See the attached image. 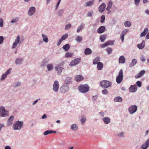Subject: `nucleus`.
I'll list each match as a JSON object with an SVG mask.
<instances>
[{"mask_svg":"<svg viewBox=\"0 0 149 149\" xmlns=\"http://www.w3.org/2000/svg\"><path fill=\"white\" fill-rule=\"evenodd\" d=\"M79 90L81 93H85L89 90V88L87 84L81 85L78 87Z\"/></svg>","mask_w":149,"mask_h":149,"instance_id":"obj_1","label":"nucleus"},{"mask_svg":"<svg viewBox=\"0 0 149 149\" xmlns=\"http://www.w3.org/2000/svg\"><path fill=\"white\" fill-rule=\"evenodd\" d=\"M100 85L103 88H107L111 86V83L107 80H103L100 82Z\"/></svg>","mask_w":149,"mask_h":149,"instance_id":"obj_2","label":"nucleus"},{"mask_svg":"<svg viewBox=\"0 0 149 149\" xmlns=\"http://www.w3.org/2000/svg\"><path fill=\"white\" fill-rule=\"evenodd\" d=\"M123 71L122 69L120 70L118 75L117 77L116 81L118 84L120 83L123 80Z\"/></svg>","mask_w":149,"mask_h":149,"instance_id":"obj_3","label":"nucleus"},{"mask_svg":"<svg viewBox=\"0 0 149 149\" xmlns=\"http://www.w3.org/2000/svg\"><path fill=\"white\" fill-rule=\"evenodd\" d=\"M23 122H20L19 121H16L13 126V130H16L20 129L23 125Z\"/></svg>","mask_w":149,"mask_h":149,"instance_id":"obj_4","label":"nucleus"},{"mask_svg":"<svg viewBox=\"0 0 149 149\" xmlns=\"http://www.w3.org/2000/svg\"><path fill=\"white\" fill-rule=\"evenodd\" d=\"M23 40L24 39L22 38H21L20 40V36H18L16 38L15 42L13 45L12 48H15L18 43L19 44H21L23 42Z\"/></svg>","mask_w":149,"mask_h":149,"instance_id":"obj_5","label":"nucleus"},{"mask_svg":"<svg viewBox=\"0 0 149 149\" xmlns=\"http://www.w3.org/2000/svg\"><path fill=\"white\" fill-rule=\"evenodd\" d=\"M8 112L6 111L4 108L3 107H0V116L1 117H5L7 115Z\"/></svg>","mask_w":149,"mask_h":149,"instance_id":"obj_6","label":"nucleus"},{"mask_svg":"<svg viewBox=\"0 0 149 149\" xmlns=\"http://www.w3.org/2000/svg\"><path fill=\"white\" fill-rule=\"evenodd\" d=\"M137 110V107L135 105H132L130 107L128 111L130 114L135 113Z\"/></svg>","mask_w":149,"mask_h":149,"instance_id":"obj_7","label":"nucleus"},{"mask_svg":"<svg viewBox=\"0 0 149 149\" xmlns=\"http://www.w3.org/2000/svg\"><path fill=\"white\" fill-rule=\"evenodd\" d=\"M69 90V87L67 84H64L60 88L61 92L64 93L67 92Z\"/></svg>","mask_w":149,"mask_h":149,"instance_id":"obj_8","label":"nucleus"},{"mask_svg":"<svg viewBox=\"0 0 149 149\" xmlns=\"http://www.w3.org/2000/svg\"><path fill=\"white\" fill-rule=\"evenodd\" d=\"M81 59L79 58H76L72 61L70 64V66H74L78 64L80 62Z\"/></svg>","mask_w":149,"mask_h":149,"instance_id":"obj_9","label":"nucleus"},{"mask_svg":"<svg viewBox=\"0 0 149 149\" xmlns=\"http://www.w3.org/2000/svg\"><path fill=\"white\" fill-rule=\"evenodd\" d=\"M59 87L58 81H55L53 84V89L54 91L55 92H57L58 91Z\"/></svg>","mask_w":149,"mask_h":149,"instance_id":"obj_10","label":"nucleus"},{"mask_svg":"<svg viewBox=\"0 0 149 149\" xmlns=\"http://www.w3.org/2000/svg\"><path fill=\"white\" fill-rule=\"evenodd\" d=\"M106 4L105 3H103L100 5L99 7V11L100 13L103 12L105 10Z\"/></svg>","mask_w":149,"mask_h":149,"instance_id":"obj_11","label":"nucleus"},{"mask_svg":"<svg viewBox=\"0 0 149 149\" xmlns=\"http://www.w3.org/2000/svg\"><path fill=\"white\" fill-rule=\"evenodd\" d=\"M137 88L135 85H132L129 88V91L131 92H135L137 90Z\"/></svg>","mask_w":149,"mask_h":149,"instance_id":"obj_12","label":"nucleus"},{"mask_svg":"<svg viewBox=\"0 0 149 149\" xmlns=\"http://www.w3.org/2000/svg\"><path fill=\"white\" fill-rule=\"evenodd\" d=\"M128 32V30L126 29L123 31L120 34V39L122 42H123L124 40V37L125 34Z\"/></svg>","mask_w":149,"mask_h":149,"instance_id":"obj_13","label":"nucleus"},{"mask_svg":"<svg viewBox=\"0 0 149 149\" xmlns=\"http://www.w3.org/2000/svg\"><path fill=\"white\" fill-rule=\"evenodd\" d=\"M35 12V8L34 7H31L29 11L28 14L29 15H33Z\"/></svg>","mask_w":149,"mask_h":149,"instance_id":"obj_14","label":"nucleus"},{"mask_svg":"<svg viewBox=\"0 0 149 149\" xmlns=\"http://www.w3.org/2000/svg\"><path fill=\"white\" fill-rule=\"evenodd\" d=\"M105 30V27L104 26H102L100 27L97 30V32L98 33H102Z\"/></svg>","mask_w":149,"mask_h":149,"instance_id":"obj_15","label":"nucleus"},{"mask_svg":"<svg viewBox=\"0 0 149 149\" xmlns=\"http://www.w3.org/2000/svg\"><path fill=\"white\" fill-rule=\"evenodd\" d=\"M145 72L144 70H143L141 71L138 74H137L135 76L136 78H139L143 76L145 73Z\"/></svg>","mask_w":149,"mask_h":149,"instance_id":"obj_16","label":"nucleus"},{"mask_svg":"<svg viewBox=\"0 0 149 149\" xmlns=\"http://www.w3.org/2000/svg\"><path fill=\"white\" fill-rule=\"evenodd\" d=\"M55 69L56 71H57L58 74H61V71L63 68L61 67L60 65H58L55 67Z\"/></svg>","mask_w":149,"mask_h":149,"instance_id":"obj_17","label":"nucleus"},{"mask_svg":"<svg viewBox=\"0 0 149 149\" xmlns=\"http://www.w3.org/2000/svg\"><path fill=\"white\" fill-rule=\"evenodd\" d=\"M84 79V77L81 75H76L75 77V80L77 81H79L82 80Z\"/></svg>","mask_w":149,"mask_h":149,"instance_id":"obj_18","label":"nucleus"},{"mask_svg":"<svg viewBox=\"0 0 149 149\" xmlns=\"http://www.w3.org/2000/svg\"><path fill=\"white\" fill-rule=\"evenodd\" d=\"M92 52L91 49L89 48H86L84 52V53L86 55L90 54Z\"/></svg>","mask_w":149,"mask_h":149,"instance_id":"obj_19","label":"nucleus"},{"mask_svg":"<svg viewBox=\"0 0 149 149\" xmlns=\"http://www.w3.org/2000/svg\"><path fill=\"white\" fill-rule=\"evenodd\" d=\"M56 132L55 131L53 130H47L45 131L44 133V135H47L49 134H51L52 133H56Z\"/></svg>","mask_w":149,"mask_h":149,"instance_id":"obj_20","label":"nucleus"},{"mask_svg":"<svg viewBox=\"0 0 149 149\" xmlns=\"http://www.w3.org/2000/svg\"><path fill=\"white\" fill-rule=\"evenodd\" d=\"M149 146V140L148 139L145 143L143 144L141 146V148H146V149Z\"/></svg>","mask_w":149,"mask_h":149,"instance_id":"obj_21","label":"nucleus"},{"mask_svg":"<svg viewBox=\"0 0 149 149\" xmlns=\"http://www.w3.org/2000/svg\"><path fill=\"white\" fill-rule=\"evenodd\" d=\"M145 45V41H143L141 43L137 45V47L139 49H142L144 48Z\"/></svg>","mask_w":149,"mask_h":149,"instance_id":"obj_22","label":"nucleus"},{"mask_svg":"<svg viewBox=\"0 0 149 149\" xmlns=\"http://www.w3.org/2000/svg\"><path fill=\"white\" fill-rule=\"evenodd\" d=\"M125 61V58L123 56H120L119 59V62L120 63H124Z\"/></svg>","mask_w":149,"mask_h":149,"instance_id":"obj_23","label":"nucleus"},{"mask_svg":"<svg viewBox=\"0 0 149 149\" xmlns=\"http://www.w3.org/2000/svg\"><path fill=\"white\" fill-rule=\"evenodd\" d=\"M14 117L13 116H11L8 119L7 123L8 125H11L12 124V122L13 120Z\"/></svg>","mask_w":149,"mask_h":149,"instance_id":"obj_24","label":"nucleus"},{"mask_svg":"<svg viewBox=\"0 0 149 149\" xmlns=\"http://www.w3.org/2000/svg\"><path fill=\"white\" fill-rule=\"evenodd\" d=\"M102 120L106 124L109 123L110 122V120L109 118L107 117L103 118Z\"/></svg>","mask_w":149,"mask_h":149,"instance_id":"obj_25","label":"nucleus"},{"mask_svg":"<svg viewBox=\"0 0 149 149\" xmlns=\"http://www.w3.org/2000/svg\"><path fill=\"white\" fill-rule=\"evenodd\" d=\"M94 0H92L91 1H89L86 3V6H90L93 5L94 3Z\"/></svg>","mask_w":149,"mask_h":149,"instance_id":"obj_26","label":"nucleus"},{"mask_svg":"<svg viewBox=\"0 0 149 149\" xmlns=\"http://www.w3.org/2000/svg\"><path fill=\"white\" fill-rule=\"evenodd\" d=\"M103 66V64L101 62H98L97 64V68L98 70H101Z\"/></svg>","mask_w":149,"mask_h":149,"instance_id":"obj_27","label":"nucleus"},{"mask_svg":"<svg viewBox=\"0 0 149 149\" xmlns=\"http://www.w3.org/2000/svg\"><path fill=\"white\" fill-rule=\"evenodd\" d=\"M106 38V36L105 34L101 35L100 38L101 42H104Z\"/></svg>","mask_w":149,"mask_h":149,"instance_id":"obj_28","label":"nucleus"},{"mask_svg":"<svg viewBox=\"0 0 149 149\" xmlns=\"http://www.w3.org/2000/svg\"><path fill=\"white\" fill-rule=\"evenodd\" d=\"M112 4V1H110L107 4V6L106 8V10H109V9L111 8Z\"/></svg>","mask_w":149,"mask_h":149,"instance_id":"obj_29","label":"nucleus"},{"mask_svg":"<svg viewBox=\"0 0 149 149\" xmlns=\"http://www.w3.org/2000/svg\"><path fill=\"white\" fill-rule=\"evenodd\" d=\"M115 102H121L123 100V99L121 97L118 96L116 97L114 99Z\"/></svg>","mask_w":149,"mask_h":149,"instance_id":"obj_30","label":"nucleus"},{"mask_svg":"<svg viewBox=\"0 0 149 149\" xmlns=\"http://www.w3.org/2000/svg\"><path fill=\"white\" fill-rule=\"evenodd\" d=\"M148 28H145L144 30V31L143 32L141 33V36H145L146 34V33L148 32Z\"/></svg>","mask_w":149,"mask_h":149,"instance_id":"obj_31","label":"nucleus"},{"mask_svg":"<svg viewBox=\"0 0 149 149\" xmlns=\"http://www.w3.org/2000/svg\"><path fill=\"white\" fill-rule=\"evenodd\" d=\"M75 40L78 42H80L82 40V38L81 36H77L75 37Z\"/></svg>","mask_w":149,"mask_h":149,"instance_id":"obj_32","label":"nucleus"},{"mask_svg":"<svg viewBox=\"0 0 149 149\" xmlns=\"http://www.w3.org/2000/svg\"><path fill=\"white\" fill-rule=\"evenodd\" d=\"M136 62H137V61H136V59H133L132 60V62L131 63H130V65H129L130 67H132L134 65H135L136 64Z\"/></svg>","mask_w":149,"mask_h":149,"instance_id":"obj_33","label":"nucleus"},{"mask_svg":"<svg viewBox=\"0 0 149 149\" xmlns=\"http://www.w3.org/2000/svg\"><path fill=\"white\" fill-rule=\"evenodd\" d=\"M43 41L46 43L48 41V39L47 37L44 34H42Z\"/></svg>","mask_w":149,"mask_h":149,"instance_id":"obj_34","label":"nucleus"},{"mask_svg":"<svg viewBox=\"0 0 149 149\" xmlns=\"http://www.w3.org/2000/svg\"><path fill=\"white\" fill-rule=\"evenodd\" d=\"M72 80L71 78L70 77H68L66 78L65 80V83L66 84H70Z\"/></svg>","mask_w":149,"mask_h":149,"instance_id":"obj_35","label":"nucleus"},{"mask_svg":"<svg viewBox=\"0 0 149 149\" xmlns=\"http://www.w3.org/2000/svg\"><path fill=\"white\" fill-rule=\"evenodd\" d=\"M84 24H82L80 26H79L77 29V32H79L80 30H82L84 27Z\"/></svg>","mask_w":149,"mask_h":149,"instance_id":"obj_36","label":"nucleus"},{"mask_svg":"<svg viewBox=\"0 0 149 149\" xmlns=\"http://www.w3.org/2000/svg\"><path fill=\"white\" fill-rule=\"evenodd\" d=\"M124 25L125 27H129L131 25V24L130 21H127L125 22Z\"/></svg>","mask_w":149,"mask_h":149,"instance_id":"obj_37","label":"nucleus"},{"mask_svg":"<svg viewBox=\"0 0 149 149\" xmlns=\"http://www.w3.org/2000/svg\"><path fill=\"white\" fill-rule=\"evenodd\" d=\"M99 61L100 58L99 57H97L96 58H95L93 60V64L94 65H95L97 64L99 62Z\"/></svg>","mask_w":149,"mask_h":149,"instance_id":"obj_38","label":"nucleus"},{"mask_svg":"<svg viewBox=\"0 0 149 149\" xmlns=\"http://www.w3.org/2000/svg\"><path fill=\"white\" fill-rule=\"evenodd\" d=\"M70 45L69 44H66L63 46V48L66 51H67L70 48Z\"/></svg>","mask_w":149,"mask_h":149,"instance_id":"obj_39","label":"nucleus"},{"mask_svg":"<svg viewBox=\"0 0 149 149\" xmlns=\"http://www.w3.org/2000/svg\"><path fill=\"white\" fill-rule=\"evenodd\" d=\"M71 129L74 130H76L78 128V126L76 124H74L72 125L71 126Z\"/></svg>","mask_w":149,"mask_h":149,"instance_id":"obj_40","label":"nucleus"},{"mask_svg":"<svg viewBox=\"0 0 149 149\" xmlns=\"http://www.w3.org/2000/svg\"><path fill=\"white\" fill-rule=\"evenodd\" d=\"M22 59L21 58H17L16 60V63L17 64H19L21 63L22 61Z\"/></svg>","mask_w":149,"mask_h":149,"instance_id":"obj_41","label":"nucleus"},{"mask_svg":"<svg viewBox=\"0 0 149 149\" xmlns=\"http://www.w3.org/2000/svg\"><path fill=\"white\" fill-rule=\"evenodd\" d=\"M47 68L48 70L50 71L52 70L53 69V65L51 64H48L47 66Z\"/></svg>","mask_w":149,"mask_h":149,"instance_id":"obj_42","label":"nucleus"},{"mask_svg":"<svg viewBox=\"0 0 149 149\" xmlns=\"http://www.w3.org/2000/svg\"><path fill=\"white\" fill-rule=\"evenodd\" d=\"M68 34L67 33H66V34H65V35H63L62 36V37L61 38V39L62 40H65L68 37Z\"/></svg>","mask_w":149,"mask_h":149,"instance_id":"obj_43","label":"nucleus"},{"mask_svg":"<svg viewBox=\"0 0 149 149\" xmlns=\"http://www.w3.org/2000/svg\"><path fill=\"white\" fill-rule=\"evenodd\" d=\"M72 53L69 52H67L65 55V56L66 57H72Z\"/></svg>","mask_w":149,"mask_h":149,"instance_id":"obj_44","label":"nucleus"},{"mask_svg":"<svg viewBox=\"0 0 149 149\" xmlns=\"http://www.w3.org/2000/svg\"><path fill=\"white\" fill-rule=\"evenodd\" d=\"M114 43V42L113 41L109 40L108 41L106 42V44L107 45V46L110 45H113Z\"/></svg>","mask_w":149,"mask_h":149,"instance_id":"obj_45","label":"nucleus"},{"mask_svg":"<svg viewBox=\"0 0 149 149\" xmlns=\"http://www.w3.org/2000/svg\"><path fill=\"white\" fill-rule=\"evenodd\" d=\"M106 50L108 54H111L112 52V49L110 48H107Z\"/></svg>","mask_w":149,"mask_h":149,"instance_id":"obj_46","label":"nucleus"},{"mask_svg":"<svg viewBox=\"0 0 149 149\" xmlns=\"http://www.w3.org/2000/svg\"><path fill=\"white\" fill-rule=\"evenodd\" d=\"M105 19V16L104 15H102L101 17L100 22L102 23L104 21Z\"/></svg>","mask_w":149,"mask_h":149,"instance_id":"obj_47","label":"nucleus"},{"mask_svg":"<svg viewBox=\"0 0 149 149\" xmlns=\"http://www.w3.org/2000/svg\"><path fill=\"white\" fill-rule=\"evenodd\" d=\"M71 26V24H68L65 26V30H67L70 29Z\"/></svg>","mask_w":149,"mask_h":149,"instance_id":"obj_48","label":"nucleus"},{"mask_svg":"<svg viewBox=\"0 0 149 149\" xmlns=\"http://www.w3.org/2000/svg\"><path fill=\"white\" fill-rule=\"evenodd\" d=\"M3 19L2 18H0V26L2 27H3Z\"/></svg>","mask_w":149,"mask_h":149,"instance_id":"obj_49","label":"nucleus"},{"mask_svg":"<svg viewBox=\"0 0 149 149\" xmlns=\"http://www.w3.org/2000/svg\"><path fill=\"white\" fill-rule=\"evenodd\" d=\"M136 85L139 87H141V83L140 81H137L136 83Z\"/></svg>","mask_w":149,"mask_h":149,"instance_id":"obj_50","label":"nucleus"},{"mask_svg":"<svg viewBox=\"0 0 149 149\" xmlns=\"http://www.w3.org/2000/svg\"><path fill=\"white\" fill-rule=\"evenodd\" d=\"M102 93L104 94H107L108 93V91L106 89H104L102 91Z\"/></svg>","mask_w":149,"mask_h":149,"instance_id":"obj_51","label":"nucleus"},{"mask_svg":"<svg viewBox=\"0 0 149 149\" xmlns=\"http://www.w3.org/2000/svg\"><path fill=\"white\" fill-rule=\"evenodd\" d=\"M7 75L5 73L3 74L1 76V80H3L6 76Z\"/></svg>","mask_w":149,"mask_h":149,"instance_id":"obj_52","label":"nucleus"},{"mask_svg":"<svg viewBox=\"0 0 149 149\" xmlns=\"http://www.w3.org/2000/svg\"><path fill=\"white\" fill-rule=\"evenodd\" d=\"M140 0H134V3L136 6L139 5Z\"/></svg>","mask_w":149,"mask_h":149,"instance_id":"obj_53","label":"nucleus"},{"mask_svg":"<svg viewBox=\"0 0 149 149\" xmlns=\"http://www.w3.org/2000/svg\"><path fill=\"white\" fill-rule=\"evenodd\" d=\"M81 121L82 124H83L86 120V119L85 118H82L81 119Z\"/></svg>","mask_w":149,"mask_h":149,"instance_id":"obj_54","label":"nucleus"},{"mask_svg":"<svg viewBox=\"0 0 149 149\" xmlns=\"http://www.w3.org/2000/svg\"><path fill=\"white\" fill-rule=\"evenodd\" d=\"M18 19L17 18L15 19H14L12 20L11 21V22L12 23H14L17 21L18 20Z\"/></svg>","mask_w":149,"mask_h":149,"instance_id":"obj_55","label":"nucleus"},{"mask_svg":"<svg viewBox=\"0 0 149 149\" xmlns=\"http://www.w3.org/2000/svg\"><path fill=\"white\" fill-rule=\"evenodd\" d=\"M3 40V37L2 36H0V44H1Z\"/></svg>","mask_w":149,"mask_h":149,"instance_id":"obj_56","label":"nucleus"},{"mask_svg":"<svg viewBox=\"0 0 149 149\" xmlns=\"http://www.w3.org/2000/svg\"><path fill=\"white\" fill-rule=\"evenodd\" d=\"M12 70V69L11 68H10L7 71V72L5 73L7 75L8 74L10 73L11 71Z\"/></svg>","mask_w":149,"mask_h":149,"instance_id":"obj_57","label":"nucleus"},{"mask_svg":"<svg viewBox=\"0 0 149 149\" xmlns=\"http://www.w3.org/2000/svg\"><path fill=\"white\" fill-rule=\"evenodd\" d=\"M93 13V12H88L87 14V15L88 17H91Z\"/></svg>","mask_w":149,"mask_h":149,"instance_id":"obj_58","label":"nucleus"},{"mask_svg":"<svg viewBox=\"0 0 149 149\" xmlns=\"http://www.w3.org/2000/svg\"><path fill=\"white\" fill-rule=\"evenodd\" d=\"M62 41L63 40L61 39H60L58 40V41L57 43V45L58 46H59L60 45V44H61V43Z\"/></svg>","mask_w":149,"mask_h":149,"instance_id":"obj_59","label":"nucleus"},{"mask_svg":"<svg viewBox=\"0 0 149 149\" xmlns=\"http://www.w3.org/2000/svg\"><path fill=\"white\" fill-rule=\"evenodd\" d=\"M63 12V10H60L59 12V14L60 16H61Z\"/></svg>","mask_w":149,"mask_h":149,"instance_id":"obj_60","label":"nucleus"},{"mask_svg":"<svg viewBox=\"0 0 149 149\" xmlns=\"http://www.w3.org/2000/svg\"><path fill=\"white\" fill-rule=\"evenodd\" d=\"M107 46V44H106V42H105L104 44L101 45V47L102 48H104Z\"/></svg>","mask_w":149,"mask_h":149,"instance_id":"obj_61","label":"nucleus"},{"mask_svg":"<svg viewBox=\"0 0 149 149\" xmlns=\"http://www.w3.org/2000/svg\"><path fill=\"white\" fill-rule=\"evenodd\" d=\"M118 135L119 136L123 137V132H121V133H120V134H118Z\"/></svg>","mask_w":149,"mask_h":149,"instance_id":"obj_62","label":"nucleus"},{"mask_svg":"<svg viewBox=\"0 0 149 149\" xmlns=\"http://www.w3.org/2000/svg\"><path fill=\"white\" fill-rule=\"evenodd\" d=\"M5 149H11V148L10 146H6L5 148Z\"/></svg>","mask_w":149,"mask_h":149,"instance_id":"obj_63","label":"nucleus"},{"mask_svg":"<svg viewBox=\"0 0 149 149\" xmlns=\"http://www.w3.org/2000/svg\"><path fill=\"white\" fill-rule=\"evenodd\" d=\"M146 38L147 39H149V32L148 33V34H147Z\"/></svg>","mask_w":149,"mask_h":149,"instance_id":"obj_64","label":"nucleus"}]
</instances>
